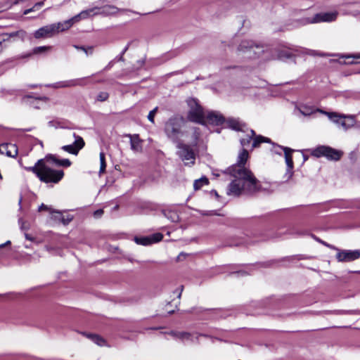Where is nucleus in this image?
<instances>
[{
  "instance_id": "nucleus-34",
  "label": "nucleus",
  "mask_w": 360,
  "mask_h": 360,
  "mask_svg": "<svg viewBox=\"0 0 360 360\" xmlns=\"http://www.w3.org/2000/svg\"><path fill=\"white\" fill-rule=\"evenodd\" d=\"M108 97H109L108 93L102 91V92H100L97 95L96 101H100V102H103V101H107L108 99Z\"/></svg>"
},
{
  "instance_id": "nucleus-43",
  "label": "nucleus",
  "mask_w": 360,
  "mask_h": 360,
  "mask_svg": "<svg viewBox=\"0 0 360 360\" xmlns=\"http://www.w3.org/2000/svg\"><path fill=\"white\" fill-rule=\"evenodd\" d=\"M103 214V210L102 209H99V210H96L94 212V217L95 218H100Z\"/></svg>"
},
{
  "instance_id": "nucleus-31",
  "label": "nucleus",
  "mask_w": 360,
  "mask_h": 360,
  "mask_svg": "<svg viewBox=\"0 0 360 360\" xmlns=\"http://www.w3.org/2000/svg\"><path fill=\"white\" fill-rule=\"evenodd\" d=\"M99 158H100V170H99V172L100 173H103L105 172V167H106L105 154L103 152L100 153Z\"/></svg>"
},
{
  "instance_id": "nucleus-33",
  "label": "nucleus",
  "mask_w": 360,
  "mask_h": 360,
  "mask_svg": "<svg viewBox=\"0 0 360 360\" xmlns=\"http://www.w3.org/2000/svg\"><path fill=\"white\" fill-rule=\"evenodd\" d=\"M51 46H39V47L34 48L32 51V53L34 54H39V53L46 51L51 50Z\"/></svg>"
},
{
  "instance_id": "nucleus-59",
  "label": "nucleus",
  "mask_w": 360,
  "mask_h": 360,
  "mask_svg": "<svg viewBox=\"0 0 360 360\" xmlns=\"http://www.w3.org/2000/svg\"><path fill=\"white\" fill-rule=\"evenodd\" d=\"M21 201H22V200H21V199H20V200H19V204H20V203H21Z\"/></svg>"
},
{
  "instance_id": "nucleus-46",
  "label": "nucleus",
  "mask_w": 360,
  "mask_h": 360,
  "mask_svg": "<svg viewBox=\"0 0 360 360\" xmlns=\"http://www.w3.org/2000/svg\"><path fill=\"white\" fill-rule=\"evenodd\" d=\"M309 53L311 55H318V56H325V54L323 53H317L316 51H309Z\"/></svg>"
},
{
  "instance_id": "nucleus-50",
  "label": "nucleus",
  "mask_w": 360,
  "mask_h": 360,
  "mask_svg": "<svg viewBox=\"0 0 360 360\" xmlns=\"http://www.w3.org/2000/svg\"><path fill=\"white\" fill-rule=\"evenodd\" d=\"M211 193V195L214 194V196H215L217 198H219V195H218V193H217V192L216 191L212 190V191H211V193Z\"/></svg>"
},
{
  "instance_id": "nucleus-10",
  "label": "nucleus",
  "mask_w": 360,
  "mask_h": 360,
  "mask_svg": "<svg viewBox=\"0 0 360 360\" xmlns=\"http://www.w3.org/2000/svg\"><path fill=\"white\" fill-rule=\"evenodd\" d=\"M238 49L240 52L248 53L249 58H254L263 52L261 46L248 40L242 41Z\"/></svg>"
},
{
  "instance_id": "nucleus-30",
  "label": "nucleus",
  "mask_w": 360,
  "mask_h": 360,
  "mask_svg": "<svg viewBox=\"0 0 360 360\" xmlns=\"http://www.w3.org/2000/svg\"><path fill=\"white\" fill-rule=\"evenodd\" d=\"M255 136V131L253 130H250V134H248L247 135L248 137L246 139H240L241 145L243 147L248 146L250 143V142L251 139H252V137Z\"/></svg>"
},
{
  "instance_id": "nucleus-6",
  "label": "nucleus",
  "mask_w": 360,
  "mask_h": 360,
  "mask_svg": "<svg viewBox=\"0 0 360 360\" xmlns=\"http://www.w3.org/2000/svg\"><path fill=\"white\" fill-rule=\"evenodd\" d=\"M120 9L111 5H105L103 7H93L81 12L83 18H88L97 15H103L105 16L113 15L117 14Z\"/></svg>"
},
{
  "instance_id": "nucleus-53",
  "label": "nucleus",
  "mask_w": 360,
  "mask_h": 360,
  "mask_svg": "<svg viewBox=\"0 0 360 360\" xmlns=\"http://www.w3.org/2000/svg\"><path fill=\"white\" fill-rule=\"evenodd\" d=\"M182 290H183V286L181 287V292L178 294V297L179 298L181 297Z\"/></svg>"
},
{
  "instance_id": "nucleus-48",
  "label": "nucleus",
  "mask_w": 360,
  "mask_h": 360,
  "mask_svg": "<svg viewBox=\"0 0 360 360\" xmlns=\"http://www.w3.org/2000/svg\"><path fill=\"white\" fill-rule=\"evenodd\" d=\"M185 256H186V254H185V253H184V252H181V253L178 255V257H177V260H178V261L181 260V257H185Z\"/></svg>"
},
{
  "instance_id": "nucleus-9",
  "label": "nucleus",
  "mask_w": 360,
  "mask_h": 360,
  "mask_svg": "<svg viewBox=\"0 0 360 360\" xmlns=\"http://www.w3.org/2000/svg\"><path fill=\"white\" fill-rule=\"evenodd\" d=\"M243 183L244 193L251 194L259 191H268L270 181H238Z\"/></svg>"
},
{
  "instance_id": "nucleus-22",
  "label": "nucleus",
  "mask_w": 360,
  "mask_h": 360,
  "mask_svg": "<svg viewBox=\"0 0 360 360\" xmlns=\"http://www.w3.org/2000/svg\"><path fill=\"white\" fill-rule=\"evenodd\" d=\"M174 338L179 339L184 342L191 340L192 341V335L189 333L186 332H180V331H171L169 333Z\"/></svg>"
},
{
  "instance_id": "nucleus-49",
  "label": "nucleus",
  "mask_w": 360,
  "mask_h": 360,
  "mask_svg": "<svg viewBox=\"0 0 360 360\" xmlns=\"http://www.w3.org/2000/svg\"><path fill=\"white\" fill-rule=\"evenodd\" d=\"M234 274H241V275H245L246 274V272L245 271H236L235 273H233Z\"/></svg>"
},
{
  "instance_id": "nucleus-51",
  "label": "nucleus",
  "mask_w": 360,
  "mask_h": 360,
  "mask_svg": "<svg viewBox=\"0 0 360 360\" xmlns=\"http://www.w3.org/2000/svg\"><path fill=\"white\" fill-rule=\"evenodd\" d=\"M211 193V195L214 194V196H215L217 198H219V195H218V193H217V192L216 191L212 190V191H211V193Z\"/></svg>"
},
{
  "instance_id": "nucleus-38",
  "label": "nucleus",
  "mask_w": 360,
  "mask_h": 360,
  "mask_svg": "<svg viewBox=\"0 0 360 360\" xmlns=\"http://www.w3.org/2000/svg\"><path fill=\"white\" fill-rule=\"evenodd\" d=\"M42 5H43V2H39V3L36 4L33 8L25 10L22 15H20V17L22 18L23 15H27V14L30 13V12L34 11L36 8H39Z\"/></svg>"
},
{
  "instance_id": "nucleus-4",
  "label": "nucleus",
  "mask_w": 360,
  "mask_h": 360,
  "mask_svg": "<svg viewBox=\"0 0 360 360\" xmlns=\"http://www.w3.org/2000/svg\"><path fill=\"white\" fill-rule=\"evenodd\" d=\"M189 108L188 117L194 122L204 124L205 121V113L196 99L190 98L187 101Z\"/></svg>"
},
{
  "instance_id": "nucleus-12",
  "label": "nucleus",
  "mask_w": 360,
  "mask_h": 360,
  "mask_svg": "<svg viewBox=\"0 0 360 360\" xmlns=\"http://www.w3.org/2000/svg\"><path fill=\"white\" fill-rule=\"evenodd\" d=\"M81 19H84L83 17L81 15V12L74 16L73 18L65 20L62 22H58V23H53L51 24L53 27L54 28V33L55 34L59 33L60 32H63L67 30H68L70 27L72 26V25L75 22H79Z\"/></svg>"
},
{
  "instance_id": "nucleus-14",
  "label": "nucleus",
  "mask_w": 360,
  "mask_h": 360,
  "mask_svg": "<svg viewBox=\"0 0 360 360\" xmlns=\"http://www.w3.org/2000/svg\"><path fill=\"white\" fill-rule=\"evenodd\" d=\"M278 148L284 151L285 160L287 165L286 175H288V178L290 179L292 177L293 169V161L292 156V153L293 152V150L288 147H283L280 146H278Z\"/></svg>"
},
{
  "instance_id": "nucleus-60",
  "label": "nucleus",
  "mask_w": 360,
  "mask_h": 360,
  "mask_svg": "<svg viewBox=\"0 0 360 360\" xmlns=\"http://www.w3.org/2000/svg\"><path fill=\"white\" fill-rule=\"evenodd\" d=\"M2 12L1 9L0 8V13Z\"/></svg>"
},
{
  "instance_id": "nucleus-28",
  "label": "nucleus",
  "mask_w": 360,
  "mask_h": 360,
  "mask_svg": "<svg viewBox=\"0 0 360 360\" xmlns=\"http://www.w3.org/2000/svg\"><path fill=\"white\" fill-rule=\"evenodd\" d=\"M6 155L9 157H15L18 154V149L15 145L13 144H6Z\"/></svg>"
},
{
  "instance_id": "nucleus-8",
  "label": "nucleus",
  "mask_w": 360,
  "mask_h": 360,
  "mask_svg": "<svg viewBox=\"0 0 360 360\" xmlns=\"http://www.w3.org/2000/svg\"><path fill=\"white\" fill-rule=\"evenodd\" d=\"M177 155L186 165H193L196 158V153L193 148L187 144L179 143L177 146Z\"/></svg>"
},
{
  "instance_id": "nucleus-44",
  "label": "nucleus",
  "mask_w": 360,
  "mask_h": 360,
  "mask_svg": "<svg viewBox=\"0 0 360 360\" xmlns=\"http://www.w3.org/2000/svg\"><path fill=\"white\" fill-rule=\"evenodd\" d=\"M354 60L352 61V63H360V54L355 55L353 56Z\"/></svg>"
},
{
  "instance_id": "nucleus-17",
  "label": "nucleus",
  "mask_w": 360,
  "mask_h": 360,
  "mask_svg": "<svg viewBox=\"0 0 360 360\" xmlns=\"http://www.w3.org/2000/svg\"><path fill=\"white\" fill-rule=\"evenodd\" d=\"M224 121V117L218 112H208L205 115V121L203 124H212L215 125H219Z\"/></svg>"
},
{
  "instance_id": "nucleus-3",
  "label": "nucleus",
  "mask_w": 360,
  "mask_h": 360,
  "mask_svg": "<svg viewBox=\"0 0 360 360\" xmlns=\"http://www.w3.org/2000/svg\"><path fill=\"white\" fill-rule=\"evenodd\" d=\"M184 120L181 117H174L169 119L165 125V131L167 137L176 141L181 134V127Z\"/></svg>"
},
{
  "instance_id": "nucleus-27",
  "label": "nucleus",
  "mask_w": 360,
  "mask_h": 360,
  "mask_svg": "<svg viewBox=\"0 0 360 360\" xmlns=\"http://www.w3.org/2000/svg\"><path fill=\"white\" fill-rule=\"evenodd\" d=\"M86 336L99 346H103L105 343L104 339L95 334H86Z\"/></svg>"
},
{
  "instance_id": "nucleus-16",
  "label": "nucleus",
  "mask_w": 360,
  "mask_h": 360,
  "mask_svg": "<svg viewBox=\"0 0 360 360\" xmlns=\"http://www.w3.org/2000/svg\"><path fill=\"white\" fill-rule=\"evenodd\" d=\"M338 15V13L337 11L320 13L314 16L311 22H332L336 20Z\"/></svg>"
},
{
  "instance_id": "nucleus-40",
  "label": "nucleus",
  "mask_w": 360,
  "mask_h": 360,
  "mask_svg": "<svg viewBox=\"0 0 360 360\" xmlns=\"http://www.w3.org/2000/svg\"><path fill=\"white\" fill-rule=\"evenodd\" d=\"M54 217L56 219H58L59 220H61V221L63 222V224L66 225L68 224H69L71 221H72V218H67V219H65L63 216H62V213L60 212V216L58 215V214H56V216H54Z\"/></svg>"
},
{
  "instance_id": "nucleus-18",
  "label": "nucleus",
  "mask_w": 360,
  "mask_h": 360,
  "mask_svg": "<svg viewBox=\"0 0 360 360\" xmlns=\"http://www.w3.org/2000/svg\"><path fill=\"white\" fill-rule=\"evenodd\" d=\"M126 136L129 138L131 149L134 153H141L143 150V140L139 138V134H127Z\"/></svg>"
},
{
  "instance_id": "nucleus-54",
  "label": "nucleus",
  "mask_w": 360,
  "mask_h": 360,
  "mask_svg": "<svg viewBox=\"0 0 360 360\" xmlns=\"http://www.w3.org/2000/svg\"><path fill=\"white\" fill-rule=\"evenodd\" d=\"M119 209V205H116L114 207H113V210L115 211V210H117Z\"/></svg>"
},
{
  "instance_id": "nucleus-2",
  "label": "nucleus",
  "mask_w": 360,
  "mask_h": 360,
  "mask_svg": "<svg viewBox=\"0 0 360 360\" xmlns=\"http://www.w3.org/2000/svg\"><path fill=\"white\" fill-rule=\"evenodd\" d=\"M248 158V150L243 149L238 155L236 164L229 167L223 173L224 174H229L235 180H257L252 171L245 167Z\"/></svg>"
},
{
  "instance_id": "nucleus-5",
  "label": "nucleus",
  "mask_w": 360,
  "mask_h": 360,
  "mask_svg": "<svg viewBox=\"0 0 360 360\" xmlns=\"http://www.w3.org/2000/svg\"><path fill=\"white\" fill-rule=\"evenodd\" d=\"M71 138L74 139L73 142L70 144L62 146L61 150L70 154L77 155L79 151L84 148L85 143L84 139L75 132L69 131L66 134L67 141H70L72 139Z\"/></svg>"
},
{
  "instance_id": "nucleus-29",
  "label": "nucleus",
  "mask_w": 360,
  "mask_h": 360,
  "mask_svg": "<svg viewBox=\"0 0 360 360\" xmlns=\"http://www.w3.org/2000/svg\"><path fill=\"white\" fill-rule=\"evenodd\" d=\"M263 142L269 143L270 142V139L262 136H255L253 139L252 147H258L259 146L260 143Z\"/></svg>"
},
{
  "instance_id": "nucleus-15",
  "label": "nucleus",
  "mask_w": 360,
  "mask_h": 360,
  "mask_svg": "<svg viewBox=\"0 0 360 360\" xmlns=\"http://www.w3.org/2000/svg\"><path fill=\"white\" fill-rule=\"evenodd\" d=\"M33 35L36 39L50 38L55 35L54 28L51 24L48 25L36 30Z\"/></svg>"
},
{
  "instance_id": "nucleus-35",
  "label": "nucleus",
  "mask_w": 360,
  "mask_h": 360,
  "mask_svg": "<svg viewBox=\"0 0 360 360\" xmlns=\"http://www.w3.org/2000/svg\"><path fill=\"white\" fill-rule=\"evenodd\" d=\"M198 212L204 216H221L222 214L217 212V210H209V211H202V210H198Z\"/></svg>"
},
{
  "instance_id": "nucleus-25",
  "label": "nucleus",
  "mask_w": 360,
  "mask_h": 360,
  "mask_svg": "<svg viewBox=\"0 0 360 360\" xmlns=\"http://www.w3.org/2000/svg\"><path fill=\"white\" fill-rule=\"evenodd\" d=\"M228 126L236 131H240L243 129V124L236 119H229L227 121Z\"/></svg>"
},
{
  "instance_id": "nucleus-36",
  "label": "nucleus",
  "mask_w": 360,
  "mask_h": 360,
  "mask_svg": "<svg viewBox=\"0 0 360 360\" xmlns=\"http://www.w3.org/2000/svg\"><path fill=\"white\" fill-rule=\"evenodd\" d=\"M25 36H26V32L24 30H19V31H17L15 32H12L10 34V37H18L20 38L21 39H24Z\"/></svg>"
},
{
  "instance_id": "nucleus-26",
  "label": "nucleus",
  "mask_w": 360,
  "mask_h": 360,
  "mask_svg": "<svg viewBox=\"0 0 360 360\" xmlns=\"http://www.w3.org/2000/svg\"><path fill=\"white\" fill-rule=\"evenodd\" d=\"M18 1H12V0H0V8L2 12L10 8L12 5L17 4Z\"/></svg>"
},
{
  "instance_id": "nucleus-21",
  "label": "nucleus",
  "mask_w": 360,
  "mask_h": 360,
  "mask_svg": "<svg viewBox=\"0 0 360 360\" xmlns=\"http://www.w3.org/2000/svg\"><path fill=\"white\" fill-rule=\"evenodd\" d=\"M317 111L320 112L321 113L326 115L332 122H333L334 123H335L337 124H340L341 122V120H342L343 118L346 119V117H347L345 115H339L336 112H328L323 111L322 110H317Z\"/></svg>"
},
{
  "instance_id": "nucleus-55",
  "label": "nucleus",
  "mask_w": 360,
  "mask_h": 360,
  "mask_svg": "<svg viewBox=\"0 0 360 360\" xmlns=\"http://www.w3.org/2000/svg\"><path fill=\"white\" fill-rule=\"evenodd\" d=\"M279 150H280V149H279V148H278V146H277V147H276V148H275V152H276V153L280 154V151H279Z\"/></svg>"
},
{
  "instance_id": "nucleus-1",
  "label": "nucleus",
  "mask_w": 360,
  "mask_h": 360,
  "mask_svg": "<svg viewBox=\"0 0 360 360\" xmlns=\"http://www.w3.org/2000/svg\"><path fill=\"white\" fill-rule=\"evenodd\" d=\"M71 165L69 159H60L56 154H48L39 160L34 166L27 167L26 169L34 173L39 180H60L64 176V172L62 169L54 168L53 166L67 168Z\"/></svg>"
},
{
  "instance_id": "nucleus-19",
  "label": "nucleus",
  "mask_w": 360,
  "mask_h": 360,
  "mask_svg": "<svg viewBox=\"0 0 360 360\" xmlns=\"http://www.w3.org/2000/svg\"><path fill=\"white\" fill-rule=\"evenodd\" d=\"M89 77H84L75 79H71L68 81H64L58 83L56 86L58 88H63V87H72L75 86H84L86 84V80L88 79Z\"/></svg>"
},
{
  "instance_id": "nucleus-42",
  "label": "nucleus",
  "mask_w": 360,
  "mask_h": 360,
  "mask_svg": "<svg viewBox=\"0 0 360 360\" xmlns=\"http://www.w3.org/2000/svg\"><path fill=\"white\" fill-rule=\"evenodd\" d=\"M157 110H158V108H155L153 110L150 111L148 113V119L152 123H154V117H155V115L156 113Z\"/></svg>"
},
{
  "instance_id": "nucleus-58",
  "label": "nucleus",
  "mask_w": 360,
  "mask_h": 360,
  "mask_svg": "<svg viewBox=\"0 0 360 360\" xmlns=\"http://www.w3.org/2000/svg\"><path fill=\"white\" fill-rule=\"evenodd\" d=\"M316 239L318 241H319L320 243H323V244H325V245H326V243H323V242H322L320 239H317V238H316Z\"/></svg>"
},
{
  "instance_id": "nucleus-41",
  "label": "nucleus",
  "mask_w": 360,
  "mask_h": 360,
  "mask_svg": "<svg viewBox=\"0 0 360 360\" xmlns=\"http://www.w3.org/2000/svg\"><path fill=\"white\" fill-rule=\"evenodd\" d=\"M300 111L304 115H310L314 112V111L311 109L308 108L307 107L301 108L300 109Z\"/></svg>"
},
{
  "instance_id": "nucleus-47",
  "label": "nucleus",
  "mask_w": 360,
  "mask_h": 360,
  "mask_svg": "<svg viewBox=\"0 0 360 360\" xmlns=\"http://www.w3.org/2000/svg\"><path fill=\"white\" fill-rule=\"evenodd\" d=\"M25 237L28 240H30V241L34 240V238L27 233H25Z\"/></svg>"
},
{
  "instance_id": "nucleus-45",
  "label": "nucleus",
  "mask_w": 360,
  "mask_h": 360,
  "mask_svg": "<svg viewBox=\"0 0 360 360\" xmlns=\"http://www.w3.org/2000/svg\"><path fill=\"white\" fill-rule=\"evenodd\" d=\"M19 222L20 223V228H21V229H22V230H27V226L25 225V222H22L21 219L19 221Z\"/></svg>"
},
{
  "instance_id": "nucleus-32",
  "label": "nucleus",
  "mask_w": 360,
  "mask_h": 360,
  "mask_svg": "<svg viewBox=\"0 0 360 360\" xmlns=\"http://www.w3.org/2000/svg\"><path fill=\"white\" fill-rule=\"evenodd\" d=\"M43 210H46V211H49L51 214H58L60 216V211L54 210L51 207H50L44 204H41L38 208L39 212H41Z\"/></svg>"
},
{
  "instance_id": "nucleus-56",
  "label": "nucleus",
  "mask_w": 360,
  "mask_h": 360,
  "mask_svg": "<svg viewBox=\"0 0 360 360\" xmlns=\"http://www.w3.org/2000/svg\"><path fill=\"white\" fill-rule=\"evenodd\" d=\"M9 243H10V241L8 240V241H7L5 244H2V245H0V248H2V247H4L5 245H6V244H9Z\"/></svg>"
},
{
  "instance_id": "nucleus-39",
  "label": "nucleus",
  "mask_w": 360,
  "mask_h": 360,
  "mask_svg": "<svg viewBox=\"0 0 360 360\" xmlns=\"http://www.w3.org/2000/svg\"><path fill=\"white\" fill-rule=\"evenodd\" d=\"M74 47L78 50L83 51L86 55L91 54L93 51V49L91 47L85 48L84 46H79L76 45H75Z\"/></svg>"
},
{
  "instance_id": "nucleus-52",
  "label": "nucleus",
  "mask_w": 360,
  "mask_h": 360,
  "mask_svg": "<svg viewBox=\"0 0 360 360\" xmlns=\"http://www.w3.org/2000/svg\"><path fill=\"white\" fill-rule=\"evenodd\" d=\"M198 180H202V181H204V180H208L206 176H201L200 178H199Z\"/></svg>"
},
{
  "instance_id": "nucleus-20",
  "label": "nucleus",
  "mask_w": 360,
  "mask_h": 360,
  "mask_svg": "<svg viewBox=\"0 0 360 360\" xmlns=\"http://www.w3.org/2000/svg\"><path fill=\"white\" fill-rule=\"evenodd\" d=\"M227 194L234 196H238L239 195L245 194L243 183L231 181L229 185Z\"/></svg>"
},
{
  "instance_id": "nucleus-11",
  "label": "nucleus",
  "mask_w": 360,
  "mask_h": 360,
  "mask_svg": "<svg viewBox=\"0 0 360 360\" xmlns=\"http://www.w3.org/2000/svg\"><path fill=\"white\" fill-rule=\"evenodd\" d=\"M338 252L336 254V259L340 262H349L356 260L360 257V251L357 250H338Z\"/></svg>"
},
{
  "instance_id": "nucleus-57",
  "label": "nucleus",
  "mask_w": 360,
  "mask_h": 360,
  "mask_svg": "<svg viewBox=\"0 0 360 360\" xmlns=\"http://www.w3.org/2000/svg\"><path fill=\"white\" fill-rule=\"evenodd\" d=\"M1 45H2V41H0V52H1V50H2Z\"/></svg>"
},
{
  "instance_id": "nucleus-37",
  "label": "nucleus",
  "mask_w": 360,
  "mask_h": 360,
  "mask_svg": "<svg viewBox=\"0 0 360 360\" xmlns=\"http://www.w3.org/2000/svg\"><path fill=\"white\" fill-rule=\"evenodd\" d=\"M210 181H194L193 188L195 191L201 188L204 185H208Z\"/></svg>"
},
{
  "instance_id": "nucleus-13",
  "label": "nucleus",
  "mask_w": 360,
  "mask_h": 360,
  "mask_svg": "<svg viewBox=\"0 0 360 360\" xmlns=\"http://www.w3.org/2000/svg\"><path fill=\"white\" fill-rule=\"evenodd\" d=\"M163 235L160 233H156L149 236L135 237L134 241L138 245H148L162 240Z\"/></svg>"
},
{
  "instance_id": "nucleus-24",
  "label": "nucleus",
  "mask_w": 360,
  "mask_h": 360,
  "mask_svg": "<svg viewBox=\"0 0 360 360\" xmlns=\"http://www.w3.org/2000/svg\"><path fill=\"white\" fill-rule=\"evenodd\" d=\"M354 124V119L352 116H347L346 119H342L339 125L344 129L347 130L348 129L353 127Z\"/></svg>"
},
{
  "instance_id": "nucleus-7",
  "label": "nucleus",
  "mask_w": 360,
  "mask_h": 360,
  "mask_svg": "<svg viewBox=\"0 0 360 360\" xmlns=\"http://www.w3.org/2000/svg\"><path fill=\"white\" fill-rule=\"evenodd\" d=\"M311 154L316 158L326 157L330 160H338L340 159L342 153L329 146H320L312 149Z\"/></svg>"
},
{
  "instance_id": "nucleus-23",
  "label": "nucleus",
  "mask_w": 360,
  "mask_h": 360,
  "mask_svg": "<svg viewBox=\"0 0 360 360\" xmlns=\"http://www.w3.org/2000/svg\"><path fill=\"white\" fill-rule=\"evenodd\" d=\"M162 214L172 222H178L179 221V216L176 211L172 210H164Z\"/></svg>"
}]
</instances>
